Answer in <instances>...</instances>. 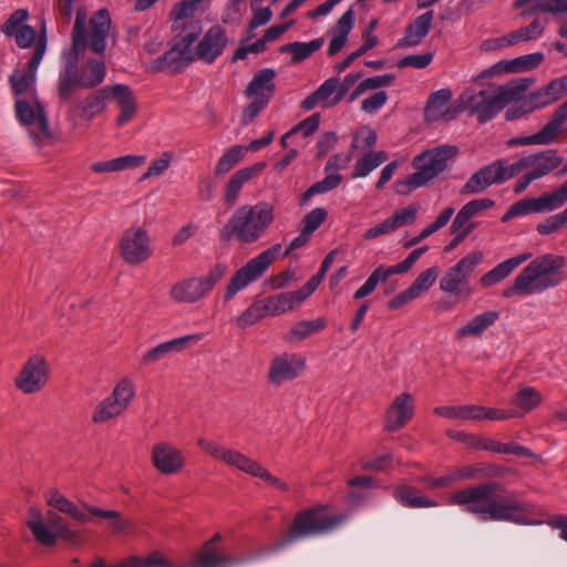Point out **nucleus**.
<instances>
[{
  "mask_svg": "<svg viewBox=\"0 0 567 567\" xmlns=\"http://www.w3.org/2000/svg\"><path fill=\"white\" fill-rule=\"evenodd\" d=\"M482 259V251H474L463 257L441 278V290L464 300L468 299L473 293L468 278Z\"/></svg>",
  "mask_w": 567,
  "mask_h": 567,
  "instance_id": "obj_11",
  "label": "nucleus"
},
{
  "mask_svg": "<svg viewBox=\"0 0 567 567\" xmlns=\"http://www.w3.org/2000/svg\"><path fill=\"white\" fill-rule=\"evenodd\" d=\"M393 495L402 505L408 507H434L437 505L436 502L426 496L415 495V488L409 486H398Z\"/></svg>",
  "mask_w": 567,
  "mask_h": 567,
  "instance_id": "obj_45",
  "label": "nucleus"
},
{
  "mask_svg": "<svg viewBox=\"0 0 567 567\" xmlns=\"http://www.w3.org/2000/svg\"><path fill=\"white\" fill-rule=\"evenodd\" d=\"M14 112L18 121L25 126L37 125L38 131H30V137L37 145H43L52 140L53 134L49 126V120L44 106L40 101L31 105L25 100H17Z\"/></svg>",
  "mask_w": 567,
  "mask_h": 567,
  "instance_id": "obj_14",
  "label": "nucleus"
},
{
  "mask_svg": "<svg viewBox=\"0 0 567 567\" xmlns=\"http://www.w3.org/2000/svg\"><path fill=\"white\" fill-rule=\"evenodd\" d=\"M499 319V312L489 310L474 316L456 331V338L465 337L480 338L489 327Z\"/></svg>",
  "mask_w": 567,
  "mask_h": 567,
  "instance_id": "obj_36",
  "label": "nucleus"
},
{
  "mask_svg": "<svg viewBox=\"0 0 567 567\" xmlns=\"http://www.w3.org/2000/svg\"><path fill=\"white\" fill-rule=\"evenodd\" d=\"M151 461L156 471L164 475L177 474L185 466L182 451L167 442H158L153 445Z\"/></svg>",
  "mask_w": 567,
  "mask_h": 567,
  "instance_id": "obj_22",
  "label": "nucleus"
},
{
  "mask_svg": "<svg viewBox=\"0 0 567 567\" xmlns=\"http://www.w3.org/2000/svg\"><path fill=\"white\" fill-rule=\"evenodd\" d=\"M90 75L84 78L83 87L92 89L101 84L105 78L106 68L103 61L90 60L87 63Z\"/></svg>",
  "mask_w": 567,
  "mask_h": 567,
  "instance_id": "obj_61",
  "label": "nucleus"
},
{
  "mask_svg": "<svg viewBox=\"0 0 567 567\" xmlns=\"http://www.w3.org/2000/svg\"><path fill=\"white\" fill-rule=\"evenodd\" d=\"M504 485L498 482H487L454 493L451 503L465 506L471 514L487 520H507L516 524H530L524 516L527 505L520 502H501L494 497L503 492Z\"/></svg>",
  "mask_w": 567,
  "mask_h": 567,
  "instance_id": "obj_1",
  "label": "nucleus"
},
{
  "mask_svg": "<svg viewBox=\"0 0 567 567\" xmlns=\"http://www.w3.org/2000/svg\"><path fill=\"white\" fill-rule=\"evenodd\" d=\"M544 61V54L540 52H535L532 54L523 55L516 58L509 62V66L506 68L507 71H516V70H532L538 66Z\"/></svg>",
  "mask_w": 567,
  "mask_h": 567,
  "instance_id": "obj_62",
  "label": "nucleus"
},
{
  "mask_svg": "<svg viewBox=\"0 0 567 567\" xmlns=\"http://www.w3.org/2000/svg\"><path fill=\"white\" fill-rule=\"evenodd\" d=\"M266 316L268 315L262 301L257 300L236 318V324L240 329H246L256 324Z\"/></svg>",
  "mask_w": 567,
  "mask_h": 567,
  "instance_id": "obj_53",
  "label": "nucleus"
},
{
  "mask_svg": "<svg viewBox=\"0 0 567 567\" xmlns=\"http://www.w3.org/2000/svg\"><path fill=\"white\" fill-rule=\"evenodd\" d=\"M173 153L172 152H163L161 157L154 159L151 162L147 171L143 174L142 181L162 175L169 166L173 161Z\"/></svg>",
  "mask_w": 567,
  "mask_h": 567,
  "instance_id": "obj_63",
  "label": "nucleus"
},
{
  "mask_svg": "<svg viewBox=\"0 0 567 567\" xmlns=\"http://www.w3.org/2000/svg\"><path fill=\"white\" fill-rule=\"evenodd\" d=\"M394 74H383L373 78H368L362 80L352 93L349 95V103L355 101L361 94H363L368 90H374L378 87L389 86L394 81Z\"/></svg>",
  "mask_w": 567,
  "mask_h": 567,
  "instance_id": "obj_52",
  "label": "nucleus"
},
{
  "mask_svg": "<svg viewBox=\"0 0 567 567\" xmlns=\"http://www.w3.org/2000/svg\"><path fill=\"white\" fill-rule=\"evenodd\" d=\"M532 83V79H520L496 89L465 92L462 95V102L465 109L477 116L480 123H485L492 120L507 104L520 100V96L528 90Z\"/></svg>",
  "mask_w": 567,
  "mask_h": 567,
  "instance_id": "obj_4",
  "label": "nucleus"
},
{
  "mask_svg": "<svg viewBox=\"0 0 567 567\" xmlns=\"http://www.w3.org/2000/svg\"><path fill=\"white\" fill-rule=\"evenodd\" d=\"M341 182V174H328L322 181L315 183L302 194L300 204L305 205L312 196L318 194H324L329 190L337 188Z\"/></svg>",
  "mask_w": 567,
  "mask_h": 567,
  "instance_id": "obj_49",
  "label": "nucleus"
},
{
  "mask_svg": "<svg viewBox=\"0 0 567 567\" xmlns=\"http://www.w3.org/2000/svg\"><path fill=\"white\" fill-rule=\"evenodd\" d=\"M346 518V515L342 514L322 517L316 508L301 511L296 515L285 543L328 533L341 525Z\"/></svg>",
  "mask_w": 567,
  "mask_h": 567,
  "instance_id": "obj_10",
  "label": "nucleus"
},
{
  "mask_svg": "<svg viewBox=\"0 0 567 567\" xmlns=\"http://www.w3.org/2000/svg\"><path fill=\"white\" fill-rule=\"evenodd\" d=\"M136 395L133 380L127 377L120 379L112 393L95 406L92 413L94 424H104L120 417L130 408Z\"/></svg>",
  "mask_w": 567,
  "mask_h": 567,
  "instance_id": "obj_9",
  "label": "nucleus"
},
{
  "mask_svg": "<svg viewBox=\"0 0 567 567\" xmlns=\"http://www.w3.org/2000/svg\"><path fill=\"white\" fill-rule=\"evenodd\" d=\"M110 99V85L104 86L91 94L83 101L69 109L68 114L74 120L76 113H81L87 121H92L95 115L101 114L106 109V101Z\"/></svg>",
  "mask_w": 567,
  "mask_h": 567,
  "instance_id": "obj_27",
  "label": "nucleus"
},
{
  "mask_svg": "<svg viewBox=\"0 0 567 567\" xmlns=\"http://www.w3.org/2000/svg\"><path fill=\"white\" fill-rule=\"evenodd\" d=\"M261 301L268 316L284 313L293 308L291 297L288 295V292L269 296L265 299H261Z\"/></svg>",
  "mask_w": 567,
  "mask_h": 567,
  "instance_id": "obj_55",
  "label": "nucleus"
},
{
  "mask_svg": "<svg viewBox=\"0 0 567 567\" xmlns=\"http://www.w3.org/2000/svg\"><path fill=\"white\" fill-rule=\"evenodd\" d=\"M275 206L268 202L239 206L219 230L225 243L236 240L240 245L257 243L275 221Z\"/></svg>",
  "mask_w": 567,
  "mask_h": 567,
  "instance_id": "obj_2",
  "label": "nucleus"
},
{
  "mask_svg": "<svg viewBox=\"0 0 567 567\" xmlns=\"http://www.w3.org/2000/svg\"><path fill=\"white\" fill-rule=\"evenodd\" d=\"M567 202V181L553 193H547L538 198H525L513 204L502 217L506 221L516 216L530 213H543L561 207Z\"/></svg>",
  "mask_w": 567,
  "mask_h": 567,
  "instance_id": "obj_18",
  "label": "nucleus"
},
{
  "mask_svg": "<svg viewBox=\"0 0 567 567\" xmlns=\"http://www.w3.org/2000/svg\"><path fill=\"white\" fill-rule=\"evenodd\" d=\"M323 44V39H315L310 42H291L282 45L280 52H290L292 62H301L319 50Z\"/></svg>",
  "mask_w": 567,
  "mask_h": 567,
  "instance_id": "obj_44",
  "label": "nucleus"
},
{
  "mask_svg": "<svg viewBox=\"0 0 567 567\" xmlns=\"http://www.w3.org/2000/svg\"><path fill=\"white\" fill-rule=\"evenodd\" d=\"M563 91V80H553L544 87L529 93L522 100L523 112L529 113L558 101L561 97Z\"/></svg>",
  "mask_w": 567,
  "mask_h": 567,
  "instance_id": "obj_26",
  "label": "nucleus"
},
{
  "mask_svg": "<svg viewBox=\"0 0 567 567\" xmlns=\"http://www.w3.org/2000/svg\"><path fill=\"white\" fill-rule=\"evenodd\" d=\"M197 445L214 460L220 461L254 477L258 476L262 467L261 464L244 453L226 447L217 442L202 437L197 441Z\"/></svg>",
  "mask_w": 567,
  "mask_h": 567,
  "instance_id": "obj_16",
  "label": "nucleus"
},
{
  "mask_svg": "<svg viewBox=\"0 0 567 567\" xmlns=\"http://www.w3.org/2000/svg\"><path fill=\"white\" fill-rule=\"evenodd\" d=\"M567 117L556 110L544 127L536 133L538 145H549L567 133Z\"/></svg>",
  "mask_w": 567,
  "mask_h": 567,
  "instance_id": "obj_38",
  "label": "nucleus"
},
{
  "mask_svg": "<svg viewBox=\"0 0 567 567\" xmlns=\"http://www.w3.org/2000/svg\"><path fill=\"white\" fill-rule=\"evenodd\" d=\"M78 56L68 59L63 71L59 75L58 95L62 102L69 101L78 87H83L84 78L78 71Z\"/></svg>",
  "mask_w": 567,
  "mask_h": 567,
  "instance_id": "obj_30",
  "label": "nucleus"
},
{
  "mask_svg": "<svg viewBox=\"0 0 567 567\" xmlns=\"http://www.w3.org/2000/svg\"><path fill=\"white\" fill-rule=\"evenodd\" d=\"M118 248L122 259L131 266L147 261L153 254L147 230L138 226H132L123 233Z\"/></svg>",
  "mask_w": 567,
  "mask_h": 567,
  "instance_id": "obj_15",
  "label": "nucleus"
},
{
  "mask_svg": "<svg viewBox=\"0 0 567 567\" xmlns=\"http://www.w3.org/2000/svg\"><path fill=\"white\" fill-rule=\"evenodd\" d=\"M266 167L265 162H257L250 166L237 171L228 181L224 200L228 206H234L243 186L249 181L256 178Z\"/></svg>",
  "mask_w": 567,
  "mask_h": 567,
  "instance_id": "obj_28",
  "label": "nucleus"
},
{
  "mask_svg": "<svg viewBox=\"0 0 567 567\" xmlns=\"http://www.w3.org/2000/svg\"><path fill=\"white\" fill-rule=\"evenodd\" d=\"M226 265L216 264L206 276L189 277L174 284L168 295L178 303H196L210 293L214 287L226 275Z\"/></svg>",
  "mask_w": 567,
  "mask_h": 567,
  "instance_id": "obj_7",
  "label": "nucleus"
},
{
  "mask_svg": "<svg viewBox=\"0 0 567 567\" xmlns=\"http://www.w3.org/2000/svg\"><path fill=\"white\" fill-rule=\"evenodd\" d=\"M377 44H378V37L373 35V34H368V37H365V40L363 41V43L354 52H352L346 59H343L341 62H339L334 65V70L338 73L343 72L346 69H348L351 65V63L354 60H357L358 58H360L361 55L367 53L369 50L373 49Z\"/></svg>",
  "mask_w": 567,
  "mask_h": 567,
  "instance_id": "obj_58",
  "label": "nucleus"
},
{
  "mask_svg": "<svg viewBox=\"0 0 567 567\" xmlns=\"http://www.w3.org/2000/svg\"><path fill=\"white\" fill-rule=\"evenodd\" d=\"M45 525L51 532L54 533L55 539L58 537L66 540H73L78 538V534L70 528L69 523L54 511L47 512Z\"/></svg>",
  "mask_w": 567,
  "mask_h": 567,
  "instance_id": "obj_51",
  "label": "nucleus"
},
{
  "mask_svg": "<svg viewBox=\"0 0 567 567\" xmlns=\"http://www.w3.org/2000/svg\"><path fill=\"white\" fill-rule=\"evenodd\" d=\"M433 18V11H427L419 16L412 23L406 27L405 34L398 42V47H415L420 44L430 31Z\"/></svg>",
  "mask_w": 567,
  "mask_h": 567,
  "instance_id": "obj_35",
  "label": "nucleus"
},
{
  "mask_svg": "<svg viewBox=\"0 0 567 567\" xmlns=\"http://www.w3.org/2000/svg\"><path fill=\"white\" fill-rule=\"evenodd\" d=\"M386 158L388 155L383 151L372 152L364 155L361 159L357 162L354 171L352 173V177H365L367 175H369L370 172H372L374 168H377L379 165L385 162Z\"/></svg>",
  "mask_w": 567,
  "mask_h": 567,
  "instance_id": "obj_50",
  "label": "nucleus"
},
{
  "mask_svg": "<svg viewBox=\"0 0 567 567\" xmlns=\"http://www.w3.org/2000/svg\"><path fill=\"white\" fill-rule=\"evenodd\" d=\"M515 176L513 164L507 165L504 159H497L475 172L461 187L462 196L483 193L494 184H502Z\"/></svg>",
  "mask_w": 567,
  "mask_h": 567,
  "instance_id": "obj_12",
  "label": "nucleus"
},
{
  "mask_svg": "<svg viewBox=\"0 0 567 567\" xmlns=\"http://www.w3.org/2000/svg\"><path fill=\"white\" fill-rule=\"evenodd\" d=\"M91 37H90V49L101 54L104 52L106 47V38L111 28V17L106 9H100L91 19Z\"/></svg>",
  "mask_w": 567,
  "mask_h": 567,
  "instance_id": "obj_32",
  "label": "nucleus"
},
{
  "mask_svg": "<svg viewBox=\"0 0 567 567\" xmlns=\"http://www.w3.org/2000/svg\"><path fill=\"white\" fill-rule=\"evenodd\" d=\"M306 369V358L299 353L284 352L275 355L268 368L267 381L272 386H281L293 381Z\"/></svg>",
  "mask_w": 567,
  "mask_h": 567,
  "instance_id": "obj_19",
  "label": "nucleus"
},
{
  "mask_svg": "<svg viewBox=\"0 0 567 567\" xmlns=\"http://www.w3.org/2000/svg\"><path fill=\"white\" fill-rule=\"evenodd\" d=\"M452 99V92L449 89H442L432 93L424 109V117L426 122H436L441 118L451 121L454 113L446 110V105Z\"/></svg>",
  "mask_w": 567,
  "mask_h": 567,
  "instance_id": "obj_33",
  "label": "nucleus"
},
{
  "mask_svg": "<svg viewBox=\"0 0 567 567\" xmlns=\"http://www.w3.org/2000/svg\"><path fill=\"white\" fill-rule=\"evenodd\" d=\"M45 502L49 506L54 509L69 515L79 523L85 524L90 520L89 514L95 517L104 518L111 522V526L115 532H122L127 529L131 524L128 520L123 519L122 515L117 511L101 509L96 506L84 505L87 513L83 512L62 494L58 488H50L44 494Z\"/></svg>",
  "mask_w": 567,
  "mask_h": 567,
  "instance_id": "obj_6",
  "label": "nucleus"
},
{
  "mask_svg": "<svg viewBox=\"0 0 567 567\" xmlns=\"http://www.w3.org/2000/svg\"><path fill=\"white\" fill-rule=\"evenodd\" d=\"M495 205V202L489 198L473 199L466 203L456 214L454 218V226H461L465 221L471 220L483 210L489 209Z\"/></svg>",
  "mask_w": 567,
  "mask_h": 567,
  "instance_id": "obj_46",
  "label": "nucleus"
},
{
  "mask_svg": "<svg viewBox=\"0 0 567 567\" xmlns=\"http://www.w3.org/2000/svg\"><path fill=\"white\" fill-rule=\"evenodd\" d=\"M427 246H422L414 249L410 255L400 264L390 267H378L369 276L367 281L354 292V299H362L374 291L380 281H386L388 278L395 274L408 272L415 261L427 250Z\"/></svg>",
  "mask_w": 567,
  "mask_h": 567,
  "instance_id": "obj_21",
  "label": "nucleus"
},
{
  "mask_svg": "<svg viewBox=\"0 0 567 567\" xmlns=\"http://www.w3.org/2000/svg\"><path fill=\"white\" fill-rule=\"evenodd\" d=\"M200 33L202 27L196 23L190 27V30L187 33H179L173 45V48L190 63L197 60L196 49L193 51L192 45L198 40Z\"/></svg>",
  "mask_w": 567,
  "mask_h": 567,
  "instance_id": "obj_42",
  "label": "nucleus"
},
{
  "mask_svg": "<svg viewBox=\"0 0 567 567\" xmlns=\"http://www.w3.org/2000/svg\"><path fill=\"white\" fill-rule=\"evenodd\" d=\"M228 44L226 30L216 24L207 30L196 45L197 60L210 64L217 60Z\"/></svg>",
  "mask_w": 567,
  "mask_h": 567,
  "instance_id": "obj_23",
  "label": "nucleus"
},
{
  "mask_svg": "<svg viewBox=\"0 0 567 567\" xmlns=\"http://www.w3.org/2000/svg\"><path fill=\"white\" fill-rule=\"evenodd\" d=\"M439 275V268L433 266L424 271H422L416 279L411 284L410 288L413 292L419 297L422 292L430 289V287L435 282Z\"/></svg>",
  "mask_w": 567,
  "mask_h": 567,
  "instance_id": "obj_60",
  "label": "nucleus"
},
{
  "mask_svg": "<svg viewBox=\"0 0 567 567\" xmlns=\"http://www.w3.org/2000/svg\"><path fill=\"white\" fill-rule=\"evenodd\" d=\"M563 162L564 157L558 154L557 150L548 148L524 156L513 163V165L515 167V175L526 169L527 173L536 181L550 174L553 171L558 168Z\"/></svg>",
  "mask_w": 567,
  "mask_h": 567,
  "instance_id": "obj_20",
  "label": "nucleus"
},
{
  "mask_svg": "<svg viewBox=\"0 0 567 567\" xmlns=\"http://www.w3.org/2000/svg\"><path fill=\"white\" fill-rule=\"evenodd\" d=\"M47 25L43 21L32 56L28 62V71L17 69L9 76V83L14 95L20 96L33 89L38 66L47 50Z\"/></svg>",
  "mask_w": 567,
  "mask_h": 567,
  "instance_id": "obj_17",
  "label": "nucleus"
},
{
  "mask_svg": "<svg viewBox=\"0 0 567 567\" xmlns=\"http://www.w3.org/2000/svg\"><path fill=\"white\" fill-rule=\"evenodd\" d=\"M281 250V244H275L264 250L256 257L248 260L246 265L239 268L230 278L224 295V300L230 301L239 291L249 284L259 279L267 269L274 264Z\"/></svg>",
  "mask_w": 567,
  "mask_h": 567,
  "instance_id": "obj_8",
  "label": "nucleus"
},
{
  "mask_svg": "<svg viewBox=\"0 0 567 567\" xmlns=\"http://www.w3.org/2000/svg\"><path fill=\"white\" fill-rule=\"evenodd\" d=\"M86 10L79 8L76 10L75 22L72 31V50L79 55L86 48Z\"/></svg>",
  "mask_w": 567,
  "mask_h": 567,
  "instance_id": "obj_47",
  "label": "nucleus"
},
{
  "mask_svg": "<svg viewBox=\"0 0 567 567\" xmlns=\"http://www.w3.org/2000/svg\"><path fill=\"white\" fill-rule=\"evenodd\" d=\"M326 327L327 320L323 317H319L315 320L299 321L290 329L287 340L296 342L303 341L313 333L320 332Z\"/></svg>",
  "mask_w": 567,
  "mask_h": 567,
  "instance_id": "obj_43",
  "label": "nucleus"
},
{
  "mask_svg": "<svg viewBox=\"0 0 567 567\" xmlns=\"http://www.w3.org/2000/svg\"><path fill=\"white\" fill-rule=\"evenodd\" d=\"M28 18L29 12L27 9L16 10L1 25V32L7 37H13V34H16L21 25H25L24 22L28 20Z\"/></svg>",
  "mask_w": 567,
  "mask_h": 567,
  "instance_id": "obj_64",
  "label": "nucleus"
},
{
  "mask_svg": "<svg viewBox=\"0 0 567 567\" xmlns=\"http://www.w3.org/2000/svg\"><path fill=\"white\" fill-rule=\"evenodd\" d=\"M50 364L41 354L31 355L14 378V386L23 394L40 392L50 378Z\"/></svg>",
  "mask_w": 567,
  "mask_h": 567,
  "instance_id": "obj_13",
  "label": "nucleus"
},
{
  "mask_svg": "<svg viewBox=\"0 0 567 567\" xmlns=\"http://www.w3.org/2000/svg\"><path fill=\"white\" fill-rule=\"evenodd\" d=\"M567 227V208L559 214L551 215L537 225L540 235H549Z\"/></svg>",
  "mask_w": 567,
  "mask_h": 567,
  "instance_id": "obj_59",
  "label": "nucleus"
},
{
  "mask_svg": "<svg viewBox=\"0 0 567 567\" xmlns=\"http://www.w3.org/2000/svg\"><path fill=\"white\" fill-rule=\"evenodd\" d=\"M446 435L455 441L462 442L476 450L494 452L496 441L487 437H481L474 434H467L461 431L447 430Z\"/></svg>",
  "mask_w": 567,
  "mask_h": 567,
  "instance_id": "obj_48",
  "label": "nucleus"
},
{
  "mask_svg": "<svg viewBox=\"0 0 567 567\" xmlns=\"http://www.w3.org/2000/svg\"><path fill=\"white\" fill-rule=\"evenodd\" d=\"M245 147L240 145L231 146L225 154L218 159L215 167V175L221 176L228 173L236 164H238L244 157Z\"/></svg>",
  "mask_w": 567,
  "mask_h": 567,
  "instance_id": "obj_54",
  "label": "nucleus"
},
{
  "mask_svg": "<svg viewBox=\"0 0 567 567\" xmlns=\"http://www.w3.org/2000/svg\"><path fill=\"white\" fill-rule=\"evenodd\" d=\"M542 393L533 386H522L519 390L513 395L511 403L516 406L520 412V414H526L537 406H539L543 402Z\"/></svg>",
  "mask_w": 567,
  "mask_h": 567,
  "instance_id": "obj_40",
  "label": "nucleus"
},
{
  "mask_svg": "<svg viewBox=\"0 0 567 567\" xmlns=\"http://www.w3.org/2000/svg\"><path fill=\"white\" fill-rule=\"evenodd\" d=\"M456 154L457 148L455 146L444 145L416 155L412 162L415 173L396 183V193L408 195L412 189L426 185L447 169L450 161L453 159Z\"/></svg>",
  "mask_w": 567,
  "mask_h": 567,
  "instance_id": "obj_5",
  "label": "nucleus"
},
{
  "mask_svg": "<svg viewBox=\"0 0 567 567\" xmlns=\"http://www.w3.org/2000/svg\"><path fill=\"white\" fill-rule=\"evenodd\" d=\"M414 415V399L411 393L403 392L394 398L385 411V430L395 432L405 426Z\"/></svg>",
  "mask_w": 567,
  "mask_h": 567,
  "instance_id": "obj_24",
  "label": "nucleus"
},
{
  "mask_svg": "<svg viewBox=\"0 0 567 567\" xmlns=\"http://www.w3.org/2000/svg\"><path fill=\"white\" fill-rule=\"evenodd\" d=\"M275 76L274 69L266 68L258 71L246 87L245 95L247 97H267V101H270L276 92V84L272 81Z\"/></svg>",
  "mask_w": 567,
  "mask_h": 567,
  "instance_id": "obj_34",
  "label": "nucleus"
},
{
  "mask_svg": "<svg viewBox=\"0 0 567 567\" xmlns=\"http://www.w3.org/2000/svg\"><path fill=\"white\" fill-rule=\"evenodd\" d=\"M190 62L184 59L173 47L161 56L152 61L151 70L153 72L169 71L172 74L178 73L188 66Z\"/></svg>",
  "mask_w": 567,
  "mask_h": 567,
  "instance_id": "obj_39",
  "label": "nucleus"
},
{
  "mask_svg": "<svg viewBox=\"0 0 567 567\" xmlns=\"http://www.w3.org/2000/svg\"><path fill=\"white\" fill-rule=\"evenodd\" d=\"M110 97H113L121 112L116 118V125L122 126L134 118L137 112L136 97L128 85H110Z\"/></svg>",
  "mask_w": 567,
  "mask_h": 567,
  "instance_id": "obj_29",
  "label": "nucleus"
},
{
  "mask_svg": "<svg viewBox=\"0 0 567 567\" xmlns=\"http://www.w3.org/2000/svg\"><path fill=\"white\" fill-rule=\"evenodd\" d=\"M512 261L505 260L494 267L491 271L483 275L480 282L483 287H491L505 279L514 270Z\"/></svg>",
  "mask_w": 567,
  "mask_h": 567,
  "instance_id": "obj_57",
  "label": "nucleus"
},
{
  "mask_svg": "<svg viewBox=\"0 0 567 567\" xmlns=\"http://www.w3.org/2000/svg\"><path fill=\"white\" fill-rule=\"evenodd\" d=\"M243 561L233 555H224L213 547H207L194 555L190 563L192 567H234Z\"/></svg>",
  "mask_w": 567,
  "mask_h": 567,
  "instance_id": "obj_37",
  "label": "nucleus"
},
{
  "mask_svg": "<svg viewBox=\"0 0 567 567\" xmlns=\"http://www.w3.org/2000/svg\"><path fill=\"white\" fill-rule=\"evenodd\" d=\"M202 339L200 334H188L181 338L172 339L159 343L152 349L147 350L140 360L142 367H151L173 352H181L186 349L189 342H198Z\"/></svg>",
  "mask_w": 567,
  "mask_h": 567,
  "instance_id": "obj_25",
  "label": "nucleus"
},
{
  "mask_svg": "<svg viewBox=\"0 0 567 567\" xmlns=\"http://www.w3.org/2000/svg\"><path fill=\"white\" fill-rule=\"evenodd\" d=\"M121 567H172V564L158 551H154L145 558L128 557L122 560Z\"/></svg>",
  "mask_w": 567,
  "mask_h": 567,
  "instance_id": "obj_56",
  "label": "nucleus"
},
{
  "mask_svg": "<svg viewBox=\"0 0 567 567\" xmlns=\"http://www.w3.org/2000/svg\"><path fill=\"white\" fill-rule=\"evenodd\" d=\"M29 513L32 518L27 523V526L31 530L34 538L44 546L54 545L55 535L48 528V526L43 522L41 512L34 507H30Z\"/></svg>",
  "mask_w": 567,
  "mask_h": 567,
  "instance_id": "obj_41",
  "label": "nucleus"
},
{
  "mask_svg": "<svg viewBox=\"0 0 567 567\" xmlns=\"http://www.w3.org/2000/svg\"><path fill=\"white\" fill-rule=\"evenodd\" d=\"M565 257L546 254L535 258L515 278L514 285L503 291V297L514 295H532L558 286L561 280V268Z\"/></svg>",
  "mask_w": 567,
  "mask_h": 567,
  "instance_id": "obj_3",
  "label": "nucleus"
},
{
  "mask_svg": "<svg viewBox=\"0 0 567 567\" xmlns=\"http://www.w3.org/2000/svg\"><path fill=\"white\" fill-rule=\"evenodd\" d=\"M515 7H526L523 16L536 12H567V0H516ZM558 33L560 37L567 38V19L561 23Z\"/></svg>",
  "mask_w": 567,
  "mask_h": 567,
  "instance_id": "obj_31",
  "label": "nucleus"
}]
</instances>
